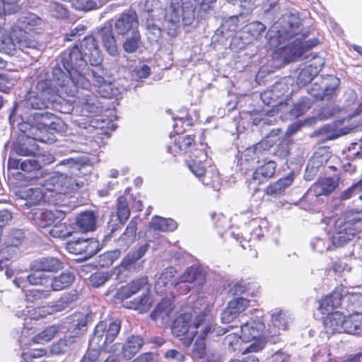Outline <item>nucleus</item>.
Listing matches in <instances>:
<instances>
[{
  "label": "nucleus",
  "instance_id": "5701e85b",
  "mask_svg": "<svg viewBox=\"0 0 362 362\" xmlns=\"http://www.w3.org/2000/svg\"><path fill=\"white\" fill-rule=\"evenodd\" d=\"M339 185V181L332 177H325L319 180L311 187L314 196H327L331 194Z\"/></svg>",
  "mask_w": 362,
  "mask_h": 362
},
{
  "label": "nucleus",
  "instance_id": "f704fd0d",
  "mask_svg": "<svg viewBox=\"0 0 362 362\" xmlns=\"http://www.w3.org/2000/svg\"><path fill=\"white\" fill-rule=\"evenodd\" d=\"M149 245L145 243L136 247L134 251L129 252L122 261L121 265L128 268L140 259L147 252Z\"/></svg>",
  "mask_w": 362,
  "mask_h": 362
},
{
  "label": "nucleus",
  "instance_id": "ea45409f",
  "mask_svg": "<svg viewBox=\"0 0 362 362\" xmlns=\"http://www.w3.org/2000/svg\"><path fill=\"white\" fill-rule=\"evenodd\" d=\"M152 305V300L146 293H144L141 296L129 302L128 308L139 310V313H146L149 310Z\"/></svg>",
  "mask_w": 362,
  "mask_h": 362
},
{
  "label": "nucleus",
  "instance_id": "e433bc0d",
  "mask_svg": "<svg viewBox=\"0 0 362 362\" xmlns=\"http://www.w3.org/2000/svg\"><path fill=\"white\" fill-rule=\"evenodd\" d=\"M150 227L154 230L173 231L177 228V223L171 218L156 216L150 222Z\"/></svg>",
  "mask_w": 362,
  "mask_h": 362
},
{
  "label": "nucleus",
  "instance_id": "423d86ee",
  "mask_svg": "<svg viewBox=\"0 0 362 362\" xmlns=\"http://www.w3.org/2000/svg\"><path fill=\"white\" fill-rule=\"evenodd\" d=\"M37 41L25 30L12 26L9 34L0 26V52L13 55L16 49L29 53V50L37 49Z\"/></svg>",
  "mask_w": 362,
  "mask_h": 362
},
{
  "label": "nucleus",
  "instance_id": "f8f14e48",
  "mask_svg": "<svg viewBox=\"0 0 362 362\" xmlns=\"http://www.w3.org/2000/svg\"><path fill=\"white\" fill-rule=\"evenodd\" d=\"M28 217L37 226L45 228L54 223L61 222L65 218V214L59 210L33 209L29 213Z\"/></svg>",
  "mask_w": 362,
  "mask_h": 362
},
{
  "label": "nucleus",
  "instance_id": "338daca9",
  "mask_svg": "<svg viewBox=\"0 0 362 362\" xmlns=\"http://www.w3.org/2000/svg\"><path fill=\"white\" fill-rule=\"evenodd\" d=\"M189 284L187 281H184L182 278L180 276L178 279H175L173 288L178 295L186 294L189 291Z\"/></svg>",
  "mask_w": 362,
  "mask_h": 362
},
{
  "label": "nucleus",
  "instance_id": "393cba45",
  "mask_svg": "<svg viewBox=\"0 0 362 362\" xmlns=\"http://www.w3.org/2000/svg\"><path fill=\"white\" fill-rule=\"evenodd\" d=\"M137 230V220L133 218L129 223L125 231L122 234L118 239V245L121 249H127L135 240L136 233Z\"/></svg>",
  "mask_w": 362,
  "mask_h": 362
},
{
  "label": "nucleus",
  "instance_id": "f03ea898",
  "mask_svg": "<svg viewBox=\"0 0 362 362\" xmlns=\"http://www.w3.org/2000/svg\"><path fill=\"white\" fill-rule=\"evenodd\" d=\"M298 18L291 13H286L276 21L268 30L267 37L271 47L277 49L276 54L286 63L296 61L307 50L318 44L316 39L303 40L300 37L296 38L291 44L282 45L286 40L299 32Z\"/></svg>",
  "mask_w": 362,
  "mask_h": 362
},
{
  "label": "nucleus",
  "instance_id": "0e129e2a",
  "mask_svg": "<svg viewBox=\"0 0 362 362\" xmlns=\"http://www.w3.org/2000/svg\"><path fill=\"white\" fill-rule=\"evenodd\" d=\"M265 30V25L259 21L251 23L247 28V32L254 37H259Z\"/></svg>",
  "mask_w": 362,
  "mask_h": 362
},
{
  "label": "nucleus",
  "instance_id": "4be33fe9",
  "mask_svg": "<svg viewBox=\"0 0 362 362\" xmlns=\"http://www.w3.org/2000/svg\"><path fill=\"white\" fill-rule=\"evenodd\" d=\"M176 270L173 267H168L162 271L155 283V291L157 293L163 294L173 287L175 282Z\"/></svg>",
  "mask_w": 362,
  "mask_h": 362
},
{
  "label": "nucleus",
  "instance_id": "bb28decb",
  "mask_svg": "<svg viewBox=\"0 0 362 362\" xmlns=\"http://www.w3.org/2000/svg\"><path fill=\"white\" fill-rule=\"evenodd\" d=\"M144 345L143 339L139 336H131L122 346V355L124 358L131 359Z\"/></svg>",
  "mask_w": 362,
  "mask_h": 362
},
{
  "label": "nucleus",
  "instance_id": "09e8293b",
  "mask_svg": "<svg viewBox=\"0 0 362 362\" xmlns=\"http://www.w3.org/2000/svg\"><path fill=\"white\" fill-rule=\"evenodd\" d=\"M188 167L194 176L202 180L204 175V164L201 158H192L188 162Z\"/></svg>",
  "mask_w": 362,
  "mask_h": 362
},
{
  "label": "nucleus",
  "instance_id": "6e6552de",
  "mask_svg": "<svg viewBox=\"0 0 362 362\" xmlns=\"http://www.w3.org/2000/svg\"><path fill=\"white\" fill-rule=\"evenodd\" d=\"M54 86V84L53 83ZM55 87H51V83L47 79H40L36 84L35 90L28 93L25 99V105L33 109L42 110L48 108L49 105L55 101Z\"/></svg>",
  "mask_w": 362,
  "mask_h": 362
},
{
  "label": "nucleus",
  "instance_id": "b1692460",
  "mask_svg": "<svg viewBox=\"0 0 362 362\" xmlns=\"http://www.w3.org/2000/svg\"><path fill=\"white\" fill-rule=\"evenodd\" d=\"M75 279L72 272H64L57 276L49 277L52 291H59L69 287Z\"/></svg>",
  "mask_w": 362,
  "mask_h": 362
},
{
  "label": "nucleus",
  "instance_id": "c756f323",
  "mask_svg": "<svg viewBox=\"0 0 362 362\" xmlns=\"http://www.w3.org/2000/svg\"><path fill=\"white\" fill-rule=\"evenodd\" d=\"M194 143V138L191 136L179 135L175 139L174 144L169 147L168 151L174 155L186 153Z\"/></svg>",
  "mask_w": 362,
  "mask_h": 362
},
{
  "label": "nucleus",
  "instance_id": "bf43d9fd",
  "mask_svg": "<svg viewBox=\"0 0 362 362\" xmlns=\"http://www.w3.org/2000/svg\"><path fill=\"white\" fill-rule=\"evenodd\" d=\"M74 339L71 337L61 339L57 344H54L52 347V351L56 354H59L66 352L71 344L74 342Z\"/></svg>",
  "mask_w": 362,
  "mask_h": 362
},
{
  "label": "nucleus",
  "instance_id": "473e14b6",
  "mask_svg": "<svg viewBox=\"0 0 362 362\" xmlns=\"http://www.w3.org/2000/svg\"><path fill=\"white\" fill-rule=\"evenodd\" d=\"M48 233L53 238L66 239L72 235L74 228L70 224L58 222L54 223Z\"/></svg>",
  "mask_w": 362,
  "mask_h": 362
},
{
  "label": "nucleus",
  "instance_id": "cd10ccee",
  "mask_svg": "<svg viewBox=\"0 0 362 362\" xmlns=\"http://www.w3.org/2000/svg\"><path fill=\"white\" fill-rule=\"evenodd\" d=\"M76 223L81 232L93 231L95 229L96 217L92 211H84L77 216Z\"/></svg>",
  "mask_w": 362,
  "mask_h": 362
},
{
  "label": "nucleus",
  "instance_id": "3c124183",
  "mask_svg": "<svg viewBox=\"0 0 362 362\" xmlns=\"http://www.w3.org/2000/svg\"><path fill=\"white\" fill-rule=\"evenodd\" d=\"M48 9L51 15L57 18H62L67 16V9L60 3L51 2L48 5Z\"/></svg>",
  "mask_w": 362,
  "mask_h": 362
},
{
  "label": "nucleus",
  "instance_id": "72a5a7b5",
  "mask_svg": "<svg viewBox=\"0 0 362 362\" xmlns=\"http://www.w3.org/2000/svg\"><path fill=\"white\" fill-rule=\"evenodd\" d=\"M345 329L346 333L362 334V313H355L347 317Z\"/></svg>",
  "mask_w": 362,
  "mask_h": 362
},
{
  "label": "nucleus",
  "instance_id": "a19ab883",
  "mask_svg": "<svg viewBox=\"0 0 362 362\" xmlns=\"http://www.w3.org/2000/svg\"><path fill=\"white\" fill-rule=\"evenodd\" d=\"M272 322L278 330L284 331L288 328L291 320L285 312L276 310L272 315Z\"/></svg>",
  "mask_w": 362,
  "mask_h": 362
},
{
  "label": "nucleus",
  "instance_id": "79ce46f5",
  "mask_svg": "<svg viewBox=\"0 0 362 362\" xmlns=\"http://www.w3.org/2000/svg\"><path fill=\"white\" fill-rule=\"evenodd\" d=\"M59 327L57 325H51L46 327L43 331L37 334L33 338V341L37 344H44L49 341L54 337L59 332Z\"/></svg>",
  "mask_w": 362,
  "mask_h": 362
},
{
  "label": "nucleus",
  "instance_id": "c03bdc74",
  "mask_svg": "<svg viewBox=\"0 0 362 362\" xmlns=\"http://www.w3.org/2000/svg\"><path fill=\"white\" fill-rule=\"evenodd\" d=\"M272 146V141H270L269 139H264L253 146L247 148V153L250 152H255V156L252 157V158L256 159L257 162H259V158L262 157Z\"/></svg>",
  "mask_w": 362,
  "mask_h": 362
},
{
  "label": "nucleus",
  "instance_id": "c9c22d12",
  "mask_svg": "<svg viewBox=\"0 0 362 362\" xmlns=\"http://www.w3.org/2000/svg\"><path fill=\"white\" fill-rule=\"evenodd\" d=\"M156 12H158V11L153 9L151 10V13L148 11V17L146 18L147 35L151 42H157L161 36V29L159 25L154 22Z\"/></svg>",
  "mask_w": 362,
  "mask_h": 362
},
{
  "label": "nucleus",
  "instance_id": "a18cd8bd",
  "mask_svg": "<svg viewBox=\"0 0 362 362\" xmlns=\"http://www.w3.org/2000/svg\"><path fill=\"white\" fill-rule=\"evenodd\" d=\"M45 198V193L39 187L29 188L25 192V199L30 204H35Z\"/></svg>",
  "mask_w": 362,
  "mask_h": 362
},
{
  "label": "nucleus",
  "instance_id": "20e7f679",
  "mask_svg": "<svg viewBox=\"0 0 362 362\" xmlns=\"http://www.w3.org/2000/svg\"><path fill=\"white\" fill-rule=\"evenodd\" d=\"M197 0H169L165 8L164 27L169 35H175L181 21L185 25H191L194 20V3Z\"/></svg>",
  "mask_w": 362,
  "mask_h": 362
},
{
  "label": "nucleus",
  "instance_id": "7ed1b4c3",
  "mask_svg": "<svg viewBox=\"0 0 362 362\" xmlns=\"http://www.w3.org/2000/svg\"><path fill=\"white\" fill-rule=\"evenodd\" d=\"M192 316L189 313L179 315L173 323L172 333L186 347L189 346L197 336L193 354L195 356L202 358L204 357V320L202 317H198L190 324Z\"/></svg>",
  "mask_w": 362,
  "mask_h": 362
},
{
  "label": "nucleus",
  "instance_id": "de8ad7c7",
  "mask_svg": "<svg viewBox=\"0 0 362 362\" xmlns=\"http://www.w3.org/2000/svg\"><path fill=\"white\" fill-rule=\"evenodd\" d=\"M112 274L107 272H97L90 276V282L94 287H100L103 286L110 278Z\"/></svg>",
  "mask_w": 362,
  "mask_h": 362
},
{
  "label": "nucleus",
  "instance_id": "f3484780",
  "mask_svg": "<svg viewBox=\"0 0 362 362\" xmlns=\"http://www.w3.org/2000/svg\"><path fill=\"white\" fill-rule=\"evenodd\" d=\"M98 36L102 40L104 48L110 55L112 57L118 55V47L110 23H105L103 27L98 30Z\"/></svg>",
  "mask_w": 362,
  "mask_h": 362
},
{
  "label": "nucleus",
  "instance_id": "774afa93",
  "mask_svg": "<svg viewBox=\"0 0 362 362\" xmlns=\"http://www.w3.org/2000/svg\"><path fill=\"white\" fill-rule=\"evenodd\" d=\"M240 339H241L240 335L238 337L235 334H230L224 338L223 344L226 346H228L229 349L235 351L237 349L236 346H238Z\"/></svg>",
  "mask_w": 362,
  "mask_h": 362
},
{
  "label": "nucleus",
  "instance_id": "1a4fd4ad",
  "mask_svg": "<svg viewBox=\"0 0 362 362\" xmlns=\"http://www.w3.org/2000/svg\"><path fill=\"white\" fill-rule=\"evenodd\" d=\"M264 327V324L262 322L255 320H251L241 325V339L245 342L255 341L243 351V354L255 353L263 349L266 344L264 338L262 337V333Z\"/></svg>",
  "mask_w": 362,
  "mask_h": 362
},
{
  "label": "nucleus",
  "instance_id": "a878e982",
  "mask_svg": "<svg viewBox=\"0 0 362 362\" xmlns=\"http://www.w3.org/2000/svg\"><path fill=\"white\" fill-rule=\"evenodd\" d=\"M276 166L274 161L269 160L255 170L252 175V179L258 184L264 183L274 175Z\"/></svg>",
  "mask_w": 362,
  "mask_h": 362
},
{
  "label": "nucleus",
  "instance_id": "8fccbe9b",
  "mask_svg": "<svg viewBox=\"0 0 362 362\" xmlns=\"http://www.w3.org/2000/svg\"><path fill=\"white\" fill-rule=\"evenodd\" d=\"M25 292V298L28 302L35 303L39 300L47 298L49 296V291L30 289Z\"/></svg>",
  "mask_w": 362,
  "mask_h": 362
},
{
  "label": "nucleus",
  "instance_id": "6e6d98bb",
  "mask_svg": "<svg viewBox=\"0 0 362 362\" xmlns=\"http://www.w3.org/2000/svg\"><path fill=\"white\" fill-rule=\"evenodd\" d=\"M74 297L69 296H64L62 297L59 300H57L54 305L52 306V308L48 310L50 312V314L56 312H61L64 310L66 308L69 307L71 302L73 300Z\"/></svg>",
  "mask_w": 362,
  "mask_h": 362
},
{
  "label": "nucleus",
  "instance_id": "dca6fc26",
  "mask_svg": "<svg viewBox=\"0 0 362 362\" xmlns=\"http://www.w3.org/2000/svg\"><path fill=\"white\" fill-rule=\"evenodd\" d=\"M137 15L134 11L123 13L115 23V29L119 35H126L129 31L137 30Z\"/></svg>",
  "mask_w": 362,
  "mask_h": 362
},
{
  "label": "nucleus",
  "instance_id": "4c0bfd02",
  "mask_svg": "<svg viewBox=\"0 0 362 362\" xmlns=\"http://www.w3.org/2000/svg\"><path fill=\"white\" fill-rule=\"evenodd\" d=\"M23 239V233L21 230L13 231L9 238L8 245L0 251V257L9 259L11 257L7 256L6 254L10 250L16 251Z\"/></svg>",
  "mask_w": 362,
  "mask_h": 362
},
{
  "label": "nucleus",
  "instance_id": "aec40b11",
  "mask_svg": "<svg viewBox=\"0 0 362 362\" xmlns=\"http://www.w3.org/2000/svg\"><path fill=\"white\" fill-rule=\"evenodd\" d=\"M63 267L62 262L56 257H41L33 261L30 269L35 272H54Z\"/></svg>",
  "mask_w": 362,
  "mask_h": 362
},
{
  "label": "nucleus",
  "instance_id": "4468645a",
  "mask_svg": "<svg viewBox=\"0 0 362 362\" xmlns=\"http://www.w3.org/2000/svg\"><path fill=\"white\" fill-rule=\"evenodd\" d=\"M81 52L83 56L88 60L91 66L97 67L103 61L101 51L96 42L95 37L88 36L84 37L81 43Z\"/></svg>",
  "mask_w": 362,
  "mask_h": 362
},
{
  "label": "nucleus",
  "instance_id": "9b49d317",
  "mask_svg": "<svg viewBox=\"0 0 362 362\" xmlns=\"http://www.w3.org/2000/svg\"><path fill=\"white\" fill-rule=\"evenodd\" d=\"M38 184L45 189L62 193L66 190H74L80 187L76 179L62 173L47 175L38 181Z\"/></svg>",
  "mask_w": 362,
  "mask_h": 362
},
{
  "label": "nucleus",
  "instance_id": "58836bf2",
  "mask_svg": "<svg viewBox=\"0 0 362 362\" xmlns=\"http://www.w3.org/2000/svg\"><path fill=\"white\" fill-rule=\"evenodd\" d=\"M141 44V35L138 30L132 32L130 36L127 37L123 42L122 47L127 53H134L137 51Z\"/></svg>",
  "mask_w": 362,
  "mask_h": 362
},
{
  "label": "nucleus",
  "instance_id": "6ab92c4d",
  "mask_svg": "<svg viewBox=\"0 0 362 362\" xmlns=\"http://www.w3.org/2000/svg\"><path fill=\"white\" fill-rule=\"evenodd\" d=\"M314 60L312 64L305 66L299 73L297 78V83L299 86H304L310 82L321 70L324 64V60L316 57H314Z\"/></svg>",
  "mask_w": 362,
  "mask_h": 362
},
{
  "label": "nucleus",
  "instance_id": "7c9ffc66",
  "mask_svg": "<svg viewBox=\"0 0 362 362\" xmlns=\"http://www.w3.org/2000/svg\"><path fill=\"white\" fill-rule=\"evenodd\" d=\"M310 245L313 250L320 253L331 250L334 247L331 236L327 232L323 233L320 236L315 237L311 240Z\"/></svg>",
  "mask_w": 362,
  "mask_h": 362
},
{
  "label": "nucleus",
  "instance_id": "680f3d73",
  "mask_svg": "<svg viewBox=\"0 0 362 362\" xmlns=\"http://www.w3.org/2000/svg\"><path fill=\"white\" fill-rule=\"evenodd\" d=\"M200 275V271L196 266H192L186 269V271L180 276L184 281L189 284L195 281Z\"/></svg>",
  "mask_w": 362,
  "mask_h": 362
},
{
  "label": "nucleus",
  "instance_id": "9d476101",
  "mask_svg": "<svg viewBox=\"0 0 362 362\" xmlns=\"http://www.w3.org/2000/svg\"><path fill=\"white\" fill-rule=\"evenodd\" d=\"M55 115L48 112H37L33 115V125L31 128L33 139L42 143L52 144L55 141L52 133L48 132L52 120Z\"/></svg>",
  "mask_w": 362,
  "mask_h": 362
},
{
  "label": "nucleus",
  "instance_id": "5fc2aeb1",
  "mask_svg": "<svg viewBox=\"0 0 362 362\" xmlns=\"http://www.w3.org/2000/svg\"><path fill=\"white\" fill-rule=\"evenodd\" d=\"M87 317L81 315L77 320V324L71 331V334L69 336L72 339L74 337H78L83 334L87 330Z\"/></svg>",
  "mask_w": 362,
  "mask_h": 362
},
{
  "label": "nucleus",
  "instance_id": "412c9836",
  "mask_svg": "<svg viewBox=\"0 0 362 362\" xmlns=\"http://www.w3.org/2000/svg\"><path fill=\"white\" fill-rule=\"evenodd\" d=\"M142 289L148 290L147 278L145 276L134 279L129 284L121 287L117 295L119 298L127 299Z\"/></svg>",
  "mask_w": 362,
  "mask_h": 362
},
{
  "label": "nucleus",
  "instance_id": "ddd939ff",
  "mask_svg": "<svg viewBox=\"0 0 362 362\" xmlns=\"http://www.w3.org/2000/svg\"><path fill=\"white\" fill-rule=\"evenodd\" d=\"M174 304L170 299H163L156 305L151 313V318L160 327L168 325L174 312Z\"/></svg>",
  "mask_w": 362,
  "mask_h": 362
},
{
  "label": "nucleus",
  "instance_id": "2f4dec72",
  "mask_svg": "<svg viewBox=\"0 0 362 362\" xmlns=\"http://www.w3.org/2000/svg\"><path fill=\"white\" fill-rule=\"evenodd\" d=\"M293 181V175L290 174L268 186L266 189V193L274 197L278 196L282 194L292 184Z\"/></svg>",
  "mask_w": 362,
  "mask_h": 362
},
{
  "label": "nucleus",
  "instance_id": "c85d7f7f",
  "mask_svg": "<svg viewBox=\"0 0 362 362\" xmlns=\"http://www.w3.org/2000/svg\"><path fill=\"white\" fill-rule=\"evenodd\" d=\"M42 22V19L35 13H24L17 20L14 27L23 30H25L24 29L33 30L40 25Z\"/></svg>",
  "mask_w": 362,
  "mask_h": 362
},
{
  "label": "nucleus",
  "instance_id": "603ef678",
  "mask_svg": "<svg viewBox=\"0 0 362 362\" xmlns=\"http://www.w3.org/2000/svg\"><path fill=\"white\" fill-rule=\"evenodd\" d=\"M72 6L76 10L90 11L99 7L98 4L93 0H72Z\"/></svg>",
  "mask_w": 362,
  "mask_h": 362
},
{
  "label": "nucleus",
  "instance_id": "13d9d810",
  "mask_svg": "<svg viewBox=\"0 0 362 362\" xmlns=\"http://www.w3.org/2000/svg\"><path fill=\"white\" fill-rule=\"evenodd\" d=\"M49 314H50V312L47 308L45 307H37L26 310V313H25L24 315L28 316L32 320H37L45 317Z\"/></svg>",
  "mask_w": 362,
  "mask_h": 362
},
{
  "label": "nucleus",
  "instance_id": "f257e3e1",
  "mask_svg": "<svg viewBox=\"0 0 362 362\" xmlns=\"http://www.w3.org/2000/svg\"><path fill=\"white\" fill-rule=\"evenodd\" d=\"M61 62L64 69L57 64L52 69V83L59 97H75L78 88H81L77 98V103L83 112L96 113L100 107L97 96L90 88L88 80L90 77L94 81V86L98 93L103 98H112L116 95L114 85L105 79V71L100 67L90 69L86 59L77 46L62 53Z\"/></svg>",
  "mask_w": 362,
  "mask_h": 362
},
{
  "label": "nucleus",
  "instance_id": "2eb2a0df",
  "mask_svg": "<svg viewBox=\"0 0 362 362\" xmlns=\"http://www.w3.org/2000/svg\"><path fill=\"white\" fill-rule=\"evenodd\" d=\"M98 242L93 239H78L67 243L66 248L72 254L84 255L85 257L94 255Z\"/></svg>",
  "mask_w": 362,
  "mask_h": 362
},
{
  "label": "nucleus",
  "instance_id": "a211bd4d",
  "mask_svg": "<svg viewBox=\"0 0 362 362\" xmlns=\"http://www.w3.org/2000/svg\"><path fill=\"white\" fill-rule=\"evenodd\" d=\"M347 317L339 312L329 314L324 320L323 324L327 334L345 332V322Z\"/></svg>",
  "mask_w": 362,
  "mask_h": 362
},
{
  "label": "nucleus",
  "instance_id": "37998d69",
  "mask_svg": "<svg viewBox=\"0 0 362 362\" xmlns=\"http://www.w3.org/2000/svg\"><path fill=\"white\" fill-rule=\"evenodd\" d=\"M283 86L281 83L274 85L272 90H268L261 94V98L264 103L272 107L276 106L279 103L277 98L279 97L278 90Z\"/></svg>",
  "mask_w": 362,
  "mask_h": 362
},
{
  "label": "nucleus",
  "instance_id": "49530a36",
  "mask_svg": "<svg viewBox=\"0 0 362 362\" xmlns=\"http://www.w3.org/2000/svg\"><path fill=\"white\" fill-rule=\"evenodd\" d=\"M117 218L121 223H124L129 217L130 210L126 199L120 197L117 199Z\"/></svg>",
  "mask_w": 362,
  "mask_h": 362
},
{
  "label": "nucleus",
  "instance_id": "052dcab7",
  "mask_svg": "<svg viewBox=\"0 0 362 362\" xmlns=\"http://www.w3.org/2000/svg\"><path fill=\"white\" fill-rule=\"evenodd\" d=\"M26 281L31 285H43L49 282V276L36 272L27 276Z\"/></svg>",
  "mask_w": 362,
  "mask_h": 362
},
{
  "label": "nucleus",
  "instance_id": "864d4df0",
  "mask_svg": "<svg viewBox=\"0 0 362 362\" xmlns=\"http://www.w3.org/2000/svg\"><path fill=\"white\" fill-rule=\"evenodd\" d=\"M87 317L81 315L77 320V324L71 331V334L69 336L72 339L74 337H78L83 334L87 330Z\"/></svg>",
  "mask_w": 362,
  "mask_h": 362
},
{
  "label": "nucleus",
  "instance_id": "0eeeda50",
  "mask_svg": "<svg viewBox=\"0 0 362 362\" xmlns=\"http://www.w3.org/2000/svg\"><path fill=\"white\" fill-rule=\"evenodd\" d=\"M361 221L362 213L352 211L346 213L344 220H338L331 237L333 247H342L350 242L362 230Z\"/></svg>",
  "mask_w": 362,
  "mask_h": 362
},
{
  "label": "nucleus",
  "instance_id": "39448f33",
  "mask_svg": "<svg viewBox=\"0 0 362 362\" xmlns=\"http://www.w3.org/2000/svg\"><path fill=\"white\" fill-rule=\"evenodd\" d=\"M121 328V322L115 320L108 325L100 321L95 327L93 337L89 341L87 355L83 358H88L91 362H97L100 350H106V346L112 343L117 336Z\"/></svg>",
  "mask_w": 362,
  "mask_h": 362
},
{
  "label": "nucleus",
  "instance_id": "4d7b16f0",
  "mask_svg": "<svg viewBox=\"0 0 362 362\" xmlns=\"http://www.w3.org/2000/svg\"><path fill=\"white\" fill-rule=\"evenodd\" d=\"M249 301L244 298H238L230 300L228 303L230 309L235 311L238 315L245 310L248 306Z\"/></svg>",
  "mask_w": 362,
  "mask_h": 362
},
{
  "label": "nucleus",
  "instance_id": "e2e57ef3",
  "mask_svg": "<svg viewBox=\"0 0 362 362\" xmlns=\"http://www.w3.org/2000/svg\"><path fill=\"white\" fill-rule=\"evenodd\" d=\"M362 190V181L358 182V183L353 185L349 188L343 191L340 194L341 200H346L351 198L354 194H356L360 193Z\"/></svg>",
  "mask_w": 362,
  "mask_h": 362
},
{
  "label": "nucleus",
  "instance_id": "69168bd1",
  "mask_svg": "<svg viewBox=\"0 0 362 362\" xmlns=\"http://www.w3.org/2000/svg\"><path fill=\"white\" fill-rule=\"evenodd\" d=\"M337 306L339 305L334 303V300L329 296H327L320 300L319 309L325 314L327 312L332 310Z\"/></svg>",
  "mask_w": 362,
  "mask_h": 362
}]
</instances>
